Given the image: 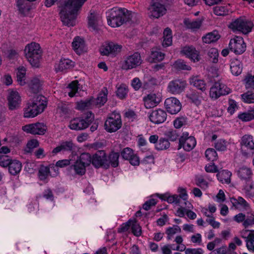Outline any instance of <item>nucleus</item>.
<instances>
[{
    "label": "nucleus",
    "instance_id": "obj_33",
    "mask_svg": "<svg viewBox=\"0 0 254 254\" xmlns=\"http://www.w3.org/2000/svg\"><path fill=\"white\" fill-rule=\"evenodd\" d=\"M231 173L227 170H223L222 171L217 172L216 176L218 180L222 183L229 184L230 182V177Z\"/></svg>",
    "mask_w": 254,
    "mask_h": 254
},
{
    "label": "nucleus",
    "instance_id": "obj_32",
    "mask_svg": "<svg viewBox=\"0 0 254 254\" xmlns=\"http://www.w3.org/2000/svg\"><path fill=\"white\" fill-rule=\"evenodd\" d=\"M220 38V35L217 32L213 31L210 32L203 36L202 38L204 43L206 44H210L217 41Z\"/></svg>",
    "mask_w": 254,
    "mask_h": 254
},
{
    "label": "nucleus",
    "instance_id": "obj_3",
    "mask_svg": "<svg viewBox=\"0 0 254 254\" xmlns=\"http://www.w3.org/2000/svg\"><path fill=\"white\" fill-rule=\"evenodd\" d=\"M24 52L25 57L30 64L34 67H39L42 55L40 45L36 43H31L26 46Z\"/></svg>",
    "mask_w": 254,
    "mask_h": 254
},
{
    "label": "nucleus",
    "instance_id": "obj_35",
    "mask_svg": "<svg viewBox=\"0 0 254 254\" xmlns=\"http://www.w3.org/2000/svg\"><path fill=\"white\" fill-rule=\"evenodd\" d=\"M164 40L162 43V45L164 47H168L170 46L172 43V31L169 28H166L163 32Z\"/></svg>",
    "mask_w": 254,
    "mask_h": 254
},
{
    "label": "nucleus",
    "instance_id": "obj_5",
    "mask_svg": "<svg viewBox=\"0 0 254 254\" xmlns=\"http://www.w3.org/2000/svg\"><path fill=\"white\" fill-rule=\"evenodd\" d=\"M253 27L254 24L251 21L242 17L232 21L229 26L233 31H238L245 35L249 33Z\"/></svg>",
    "mask_w": 254,
    "mask_h": 254
},
{
    "label": "nucleus",
    "instance_id": "obj_10",
    "mask_svg": "<svg viewBox=\"0 0 254 254\" xmlns=\"http://www.w3.org/2000/svg\"><path fill=\"white\" fill-rule=\"evenodd\" d=\"M229 47L236 54L241 55L246 51V44L242 37L236 36L230 40Z\"/></svg>",
    "mask_w": 254,
    "mask_h": 254
},
{
    "label": "nucleus",
    "instance_id": "obj_20",
    "mask_svg": "<svg viewBox=\"0 0 254 254\" xmlns=\"http://www.w3.org/2000/svg\"><path fill=\"white\" fill-rule=\"evenodd\" d=\"M230 202L235 209L240 211H247L250 208L249 203L241 196H238L237 198L231 197Z\"/></svg>",
    "mask_w": 254,
    "mask_h": 254
},
{
    "label": "nucleus",
    "instance_id": "obj_53",
    "mask_svg": "<svg viewBox=\"0 0 254 254\" xmlns=\"http://www.w3.org/2000/svg\"><path fill=\"white\" fill-rule=\"evenodd\" d=\"M215 14L218 16H225L228 14L229 10L225 6H216L213 8Z\"/></svg>",
    "mask_w": 254,
    "mask_h": 254
},
{
    "label": "nucleus",
    "instance_id": "obj_17",
    "mask_svg": "<svg viewBox=\"0 0 254 254\" xmlns=\"http://www.w3.org/2000/svg\"><path fill=\"white\" fill-rule=\"evenodd\" d=\"M181 54L186 56L193 62H198L200 59L199 53L193 46H185L181 49Z\"/></svg>",
    "mask_w": 254,
    "mask_h": 254
},
{
    "label": "nucleus",
    "instance_id": "obj_37",
    "mask_svg": "<svg viewBox=\"0 0 254 254\" xmlns=\"http://www.w3.org/2000/svg\"><path fill=\"white\" fill-rule=\"evenodd\" d=\"M164 53L156 50H152L150 56V59L151 62H158L162 61L164 58Z\"/></svg>",
    "mask_w": 254,
    "mask_h": 254
},
{
    "label": "nucleus",
    "instance_id": "obj_21",
    "mask_svg": "<svg viewBox=\"0 0 254 254\" xmlns=\"http://www.w3.org/2000/svg\"><path fill=\"white\" fill-rule=\"evenodd\" d=\"M121 48V46L111 42L103 45L100 48V51L101 55L107 56L110 54H114L119 52Z\"/></svg>",
    "mask_w": 254,
    "mask_h": 254
},
{
    "label": "nucleus",
    "instance_id": "obj_50",
    "mask_svg": "<svg viewBox=\"0 0 254 254\" xmlns=\"http://www.w3.org/2000/svg\"><path fill=\"white\" fill-rule=\"evenodd\" d=\"M78 160L86 166H88L92 163V156L88 153H84L80 155Z\"/></svg>",
    "mask_w": 254,
    "mask_h": 254
},
{
    "label": "nucleus",
    "instance_id": "obj_44",
    "mask_svg": "<svg viewBox=\"0 0 254 254\" xmlns=\"http://www.w3.org/2000/svg\"><path fill=\"white\" fill-rule=\"evenodd\" d=\"M29 87L32 92L34 93L38 92L41 89V83L39 79L33 78L29 84Z\"/></svg>",
    "mask_w": 254,
    "mask_h": 254
},
{
    "label": "nucleus",
    "instance_id": "obj_2",
    "mask_svg": "<svg viewBox=\"0 0 254 254\" xmlns=\"http://www.w3.org/2000/svg\"><path fill=\"white\" fill-rule=\"evenodd\" d=\"M130 15L129 11L126 8H112L107 16L108 23L112 27H119L130 19Z\"/></svg>",
    "mask_w": 254,
    "mask_h": 254
},
{
    "label": "nucleus",
    "instance_id": "obj_39",
    "mask_svg": "<svg viewBox=\"0 0 254 254\" xmlns=\"http://www.w3.org/2000/svg\"><path fill=\"white\" fill-rule=\"evenodd\" d=\"M119 153L112 152L107 159L109 162V166L111 165L113 167H117L119 165Z\"/></svg>",
    "mask_w": 254,
    "mask_h": 254
},
{
    "label": "nucleus",
    "instance_id": "obj_47",
    "mask_svg": "<svg viewBox=\"0 0 254 254\" xmlns=\"http://www.w3.org/2000/svg\"><path fill=\"white\" fill-rule=\"evenodd\" d=\"M78 82L77 80L71 82L68 86L69 91L68 95L70 97L75 96L78 90Z\"/></svg>",
    "mask_w": 254,
    "mask_h": 254
},
{
    "label": "nucleus",
    "instance_id": "obj_49",
    "mask_svg": "<svg viewBox=\"0 0 254 254\" xmlns=\"http://www.w3.org/2000/svg\"><path fill=\"white\" fill-rule=\"evenodd\" d=\"M95 105V99L92 98L85 101H81L78 104V109L80 110H84L85 109L92 108Z\"/></svg>",
    "mask_w": 254,
    "mask_h": 254
},
{
    "label": "nucleus",
    "instance_id": "obj_45",
    "mask_svg": "<svg viewBox=\"0 0 254 254\" xmlns=\"http://www.w3.org/2000/svg\"><path fill=\"white\" fill-rule=\"evenodd\" d=\"M170 143L167 139L160 138L156 144L155 147L158 150L167 149L170 147Z\"/></svg>",
    "mask_w": 254,
    "mask_h": 254
},
{
    "label": "nucleus",
    "instance_id": "obj_34",
    "mask_svg": "<svg viewBox=\"0 0 254 254\" xmlns=\"http://www.w3.org/2000/svg\"><path fill=\"white\" fill-rule=\"evenodd\" d=\"M244 190L246 195L249 197L254 196V182L252 180L246 181L244 186Z\"/></svg>",
    "mask_w": 254,
    "mask_h": 254
},
{
    "label": "nucleus",
    "instance_id": "obj_46",
    "mask_svg": "<svg viewBox=\"0 0 254 254\" xmlns=\"http://www.w3.org/2000/svg\"><path fill=\"white\" fill-rule=\"evenodd\" d=\"M185 23L188 28L195 30L200 28L202 24V21L200 19L186 20Z\"/></svg>",
    "mask_w": 254,
    "mask_h": 254
},
{
    "label": "nucleus",
    "instance_id": "obj_12",
    "mask_svg": "<svg viewBox=\"0 0 254 254\" xmlns=\"http://www.w3.org/2000/svg\"><path fill=\"white\" fill-rule=\"evenodd\" d=\"M187 85L185 80L176 79L171 81L168 85V90L173 94H179L183 92Z\"/></svg>",
    "mask_w": 254,
    "mask_h": 254
},
{
    "label": "nucleus",
    "instance_id": "obj_11",
    "mask_svg": "<svg viewBox=\"0 0 254 254\" xmlns=\"http://www.w3.org/2000/svg\"><path fill=\"white\" fill-rule=\"evenodd\" d=\"M196 145V140L192 136H189L188 132L183 133L182 136L179 139V146L183 147V148L189 151L192 149Z\"/></svg>",
    "mask_w": 254,
    "mask_h": 254
},
{
    "label": "nucleus",
    "instance_id": "obj_9",
    "mask_svg": "<svg viewBox=\"0 0 254 254\" xmlns=\"http://www.w3.org/2000/svg\"><path fill=\"white\" fill-rule=\"evenodd\" d=\"M141 63L142 60L140 54L136 52L126 58L122 64V68L128 70L135 68L140 65Z\"/></svg>",
    "mask_w": 254,
    "mask_h": 254
},
{
    "label": "nucleus",
    "instance_id": "obj_43",
    "mask_svg": "<svg viewBox=\"0 0 254 254\" xmlns=\"http://www.w3.org/2000/svg\"><path fill=\"white\" fill-rule=\"evenodd\" d=\"M218 51L215 48H211L207 52V59L213 63H217L218 62Z\"/></svg>",
    "mask_w": 254,
    "mask_h": 254
},
{
    "label": "nucleus",
    "instance_id": "obj_63",
    "mask_svg": "<svg viewBox=\"0 0 254 254\" xmlns=\"http://www.w3.org/2000/svg\"><path fill=\"white\" fill-rule=\"evenodd\" d=\"M254 225V215L253 214H248L246 215V218L243 223V225L247 228L250 226Z\"/></svg>",
    "mask_w": 254,
    "mask_h": 254
},
{
    "label": "nucleus",
    "instance_id": "obj_38",
    "mask_svg": "<svg viewBox=\"0 0 254 254\" xmlns=\"http://www.w3.org/2000/svg\"><path fill=\"white\" fill-rule=\"evenodd\" d=\"M73 62L69 59H62L58 64V69L60 71L69 69L73 66Z\"/></svg>",
    "mask_w": 254,
    "mask_h": 254
},
{
    "label": "nucleus",
    "instance_id": "obj_62",
    "mask_svg": "<svg viewBox=\"0 0 254 254\" xmlns=\"http://www.w3.org/2000/svg\"><path fill=\"white\" fill-rule=\"evenodd\" d=\"M174 67L177 69L183 70H190V67L187 65L185 63L181 60H178L174 64Z\"/></svg>",
    "mask_w": 254,
    "mask_h": 254
},
{
    "label": "nucleus",
    "instance_id": "obj_29",
    "mask_svg": "<svg viewBox=\"0 0 254 254\" xmlns=\"http://www.w3.org/2000/svg\"><path fill=\"white\" fill-rule=\"evenodd\" d=\"M230 68L232 74L237 76L242 71V64L238 59H234L231 63Z\"/></svg>",
    "mask_w": 254,
    "mask_h": 254
},
{
    "label": "nucleus",
    "instance_id": "obj_54",
    "mask_svg": "<svg viewBox=\"0 0 254 254\" xmlns=\"http://www.w3.org/2000/svg\"><path fill=\"white\" fill-rule=\"evenodd\" d=\"M165 135L170 141H174L178 138L179 134L176 129H170L165 132Z\"/></svg>",
    "mask_w": 254,
    "mask_h": 254
},
{
    "label": "nucleus",
    "instance_id": "obj_36",
    "mask_svg": "<svg viewBox=\"0 0 254 254\" xmlns=\"http://www.w3.org/2000/svg\"><path fill=\"white\" fill-rule=\"evenodd\" d=\"M85 167L86 166L80 162L79 160H77L74 165L70 166L71 169H73L75 173L79 175H83L85 173Z\"/></svg>",
    "mask_w": 254,
    "mask_h": 254
},
{
    "label": "nucleus",
    "instance_id": "obj_41",
    "mask_svg": "<svg viewBox=\"0 0 254 254\" xmlns=\"http://www.w3.org/2000/svg\"><path fill=\"white\" fill-rule=\"evenodd\" d=\"M107 89L104 88L99 94L97 98L95 100V105H99L100 106L103 105L107 101Z\"/></svg>",
    "mask_w": 254,
    "mask_h": 254
},
{
    "label": "nucleus",
    "instance_id": "obj_56",
    "mask_svg": "<svg viewBox=\"0 0 254 254\" xmlns=\"http://www.w3.org/2000/svg\"><path fill=\"white\" fill-rule=\"evenodd\" d=\"M243 101L247 103H254V93L249 91L241 95Z\"/></svg>",
    "mask_w": 254,
    "mask_h": 254
},
{
    "label": "nucleus",
    "instance_id": "obj_4",
    "mask_svg": "<svg viewBox=\"0 0 254 254\" xmlns=\"http://www.w3.org/2000/svg\"><path fill=\"white\" fill-rule=\"evenodd\" d=\"M94 119V115L91 112L87 113L85 116L75 118L70 121L69 127L70 129L76 130L86 128Z\"/></svg>",
    "mask_w": 254,
    "mask_h": 254
},
{
    "label": "nucleus",
    "instance_id": "obj_7",
    "mask_svg": "<svg viewBox=\"0 0 254 254\" xmlns=\"http://www.w3.org/2000/svg\"><path fill=\"white\" fill-rule=\"evenodd\" d=\"M148 10L149 16L155 18H159L167 12L166 7L160 0H152Z\"/></svg>",
    "mask_w": 254,
    "mask_h": 254
},
{
    "label": "nucleus",
    "instance_id": "obj_18",
    "mask_svg": "<svg viewBox=\"0 0 254 254\" xmlns=\"http://www.w3.org/2000/svg\"><path fill=\"white\" fill-rule=\"evenodd\" d=\"M9 108L14 110L20 106L21 103L20 96L16 91H9L7 96Z\"/></svg>",
    "mask_w": 254,
    "mask_h": 254
},
{
    "label": "nucleus",
    "instance_id": "obj_27",
    "mask_svg": "<svg viewBox=\"0 0 254 254\" xmlns=\"http://www.w3.org/2000/svg\"><path fill=\"white\" fill-rule=\"evenodd\" d=\"M72 47L78 55H80L85 50V45L83 39L76 37L72 42Z\"/></svg>",
    "mask_w": 254,
    "mask_h": 254
},
{
    "label": "nucleus",
    "instance_id": "obj_14",
    "mask_svg": "<svg viewBox=\"0 0 254 254\" xmlns=\"http://www.w3.org/2000/svg\"><path fill=\"white\" fill-rule=\"evenodd\" d=\"M92 164L96 168L101 166L107 168L109 162L105 152L103 150L97 151L92 156Z\"/></svg>",
    "mask_w": 254,
    "mask_h": 254
},
{
    "label": "nucleus",
    "instance_id": "obj_1",
    "mask_svg": "<svg viewBox=\"0 0 254 254\" xmlns=\"http://www.w3.org/2000/svg\"><path fill=\"white\" fill-rule=\"evenodd\" d=\"M87 0H64L60 3L61 18L63 24L68 26L75 25L78 11Z\"/></svg>",
    "mask_w": 254,
    "mask_h": 254
},
{
    "label": "nucleus",
    "instance_id": "obj_31",
    "mask_svg": "<svg viewBox=\"0 0 254 254\" xmlns=\"http://www.w3.org/2000/svg\"><path fill=\"white\" fill-rule=\"evenodd\" d=\"M37 107V106L35 107L31 104H29L27 108L24 110V117L25 118H33L42 113L39 111Z\"/></svg>",
    "mask_w": 254,
    "mask_h": 254
},
{
    "label": "nucleus",
    "instance_id": "obj_61",
    "mask_svg": "<svg viewBox=\"0 0 254 254\" xmlns=\"http://www.w3.org/2000/svg\"><path fill=\"white\" fill-rule=\"evenodd\" d=\"M131 230L132 233L137 237L141 235V228L140 225L136 221H132L131 224Z\"/></svg>",
    "mask_w": 254,
    "mask_h": 254
},
{
    "label": "nucleus",
    "instance_id": "obj_52",
    "mask_svg": "<svg viewBox=\"0 0 254 254\" xmlns=\"http://www.w3.org/2000/svg\"><path fill=\"white\" fill-rule=\"evenodd\" d=\"M50 174V169L47 166H41L39 170V177L41 180H45Z\"/></svg>",
    "mask_w": 254,
    "mask_h": 254
},
{
    "label": "nucleus",
    "instance_id": "obj_28",
    "mask_svg": "<svg viewBox=\"0 0 254 254\" xmlns=\"http://www.w3.org/2000/svg\"><path fill=\"white\" fill-rule=\"evenodd\" d=\"M239 177L246 181L252 180L253 175L251 169L246 167H242L239 169L238 171Z\"/></svg>",
    "mask_w": 254,
    "mask_h": 254
},
{
    "label": "nucleus",
    "instance_id": "obj_15",
    "mask_svg": "<svg viewBox=\"0 0 254 254\" xmlns=\"http://www.w3.org/2000/svg\"><path fill=\"white\" fill-rule=\"evenodd\" d=\"M23 130L33 134H44L47 127L43 123H36L25 125L22 127Z\"/></svg>",
    "mask_w": 254,
    "mask_h": 254
},
{
    "label": "nucleus",
    "instance_id": "obj_23",
    "mask_svg": "<svg viewBox=\"0 0 254 254\" xmlns=\"http://www.w3.org/2000/svg\"><path fill=\"white\" fill-rule=\"evenodd\" d=\"M144 104L146 108L149 109L156 106L161 101V98L155 94L151 93L144 97Z\"/></svg>",
    "mask_w": 254,
    "mask_h": 254
},
{
    "label": "nucleus",
    "instance_id": "obj_64",
    "mask_svg": "<svg viewBox=\"0 0 254 254\" xmlns=\"http://www.w3.org/2000/svg\"><path fill=\"white\" fill-rule=\"evenodd\" d=\"M214 146L218 151H224L227 148V142L223 139H219L215 142Z\"/></svg>",
    "mask_w": 254,
    "mask_h": 254
},
{
    "label": "nucleus",
    "instance_id": "obj_55",
    "mask_svg": "<svg viewBox=\"0 0 254 254\" xmlns=\"http://www.w3.org/2000/svg\"><path fill=\"white\" fill-rule=\"evenodd\" d=\"M244 81L246 88L247 89L254 90V75L247 76L244 79Z\"/></svg>",
    "mask_w": 254,
    "mask_h": 254
},
{
    "label": "nucleus",
    "instance_id": "obj_30",
    "mask_svg": "<svg viewBox=\"0 0 254 254\" xmlns=\"http://www.w3.org/2000/svg\"><path fill=\"white\" fill-rule=\"evenodd\" d=\"M22 168V164L17 160H13L8 166V171L10 174L12 175H16L18 174Z\"/></svg>",
    "mask_w": 254,
    "mask_h": 254
},
{
    "label": "nucleus",
    "instance_id": "obj_57",
    "mask_svg": "<svg viewBox=\"0 0 254 254\" xmlns=\"http://www.w3.org/2000/svg\"><path fill=\"white\" fill-rule=\"evenodd\" d=\"M12 161L13 160L11 159L7 155H0V166L2 167H8Z\"/></svg>",
    "mask_w": 254,
    "mask_h": 254
},
{
    "label": "nucleus",
    "instance_id": "obj_13",
    "mask_svg": "<svg viewBox=\"0 0 254 254\" xmlns=\"http://www.w3.org/2000/svg\"><path fill=\"white\" fill-rule=\"evenodd\" d=\"M164 104L167 112L172 115L177 114L182 108L181 103L175 97H170L166 99Z\"/></svg>",
    "mask_w": 254,
    "mask_h": 254
},
{
    "label": "nucleus",
    "instance_id": "obj_22",
    "mask_svg": "<svg viewBox=\"0 0 254 254\" xmlns=\"http://www.w3.org/2000/svg\"><path fill=\"white\" fill-rule=\"evenodd\" d=\"M102 25V20L99 15L91 13L88 17V26L92 30L97 31Z\"/></svg>",
    "mask_w": 254,
    "mask_h": 254
},
{
    "label": "nucleus",
    "instance_id": "obj_42",
    "mask_svg": "<svg viewBox=\"0 0 254 254\" xmlns=\"http://www.w3.org/2000/svg\"><path fill=\"white\" fill-rule=\"evenodd\" d=\"M238 118L243 122H249L254 119V109L240 114Z\"/></svg>",
    "mask_w": 254,
    "mask_h": 254
},
{
    "label": "nucleus",
    "instance_id": "obj_59",
    "mask_svg": "<svg viewBox=\"0 0 254 254\" xmlns=\"http://www.w3.org/2000/svg\"><path fill=\"white\" fill-rule=\"evenodd\" d=\"M187 97L196 105L198 106L200 104L201 100L198 94L196 92H192L188 95Z\"/></svg>",
    "mask_w": 254,
    "mask_h": 254
},
{
    "label": "nucleus",
    "instance_id": "obj_60",
    "mask_svg": "<svg viewBox=\"0 0 254 254\" xmlns=\"http://www.w3.org/2000/svg\"><path fill=\"white\" fill-rule=\"evenodd\" d=\"M160 198L162 199L165 200L166 199L167 201L170 203H176L177 204L179 203L180 201V199L178 195H174L172 196H166L164 195H161Z\"/></svg>",
    "mask_w": 254,
    "mask_h": 254
},
{
    "label": "nucleus",
    "instance_id": "obj_24",
    "mask_svg": "<svg viewBox=\"0 0 254 254\" xmlns=\"http://www.w3.org/2000/svg\"><path fill=\"white\" fill-rule=\"evenodd\" d=\"M46 98L41 95H37L34 97L31 104L37 106L40 112H42L47 106Z\"/></svg>",
    "mask_w": 254,
    "mask_h": 254
},
{
    "label": "nucleus",
    "instance_id": "obj_51",
    "mask_svg": "<svg viewBox=\"0 0 254 254\" xmlns=\"http://www.w3.org/2000/svg\"><path fill=\"white\" fill-rule=\"evenodd\" d=\"M205 157L208 160L214 161L217 159V154L213 148H208L205 151Z\"/></svg>",
    "mask_w": 254,
    "mask_h": 254
},
{
    "label": "nucleus",
    "instance_id": "obj_6",
    "mask_svg": "<svg viewBox=\"0 0 254 254\" xmlns=\"http://www.w3.org/2000/svg\"><path fill=\"white\" fill-rule=\"evenodd\" d=\"M122 125L121 117L120 114L113 113L106 120L104 127L109 132H114L119 129Z\"/></svg>",
    "mask_w": 254,
    "mask_h": 254
},
{
    "label": "nucleus",
    "instance_id": "obj_19",
    "mask_svg": "<svg viewBox=\"0 0 254 254\" xmlns=\"http://www.w3.org/2000/svg\"><path fill=\"white\" fill-rule=\"evenodd\" d=\"M150 121L155 124H159L166 121L167 114L165 111L162 109H158L153 111L149 116Z\"/></svg>",
    "mask_w": 254,
    "mask_h": 254
},
{
    "label": "nucleus",
    "instance_id": "obj_40",
    "mask_svg": "<svg viewBox=\"0 0 254 254\" xmlns=\"http://www.w3.org/2000/svg\"><path fill=\"white\" fill-rule=\"evenodd\" d=\"M241 144L250 149H254V142L253 137L250 135H245L242 138Z\"/></svg>",
    "mask_w": 254,
    "mask_h": 254
},
{
    "label": "nucleus",
    "instance_id": "obj_16",
    "mask_svg": "<svg viewBox=\"0 0 254 254\" xmlns=\"http://www.w3.org/2000/svg\"><path fill=\"white\" fill-rule=\"evenodd\" d=\"M122 158L129 161V163L132 166H138L139 159L135 154L133 150L129 147L125 148L121 152Z\"/></svg>",
    "mask_w": 254,
    "mask_h": 254
},
{
    "label": "nucleus",
    "instance_id": "obj_58",
    "mask_svg": "<svg viewBox=\"0 0 254 254\" xmlns=\"http://www.w3.org/2000/svg\"><path fill=\"white\" fill-rule=\"evenodd\" d=\"M25 69H23V68L19 69L16 73L17 81L21 85H23L25 83Z\"/></svg>",
    "mask_w": 254,
    "mask_h": 254
},
{
    "label": "nucleus",
    "instance_id": "obj_25",
    "mask_svg": "<svg viewBox=\"0 0 254 254\" xmlns=\"http://www.w3.org/2000/svg\"><path fill=\"white\" fill-rule=\"evenodd\" d=\"M75 145L71 141L62 142L61 144L55 148L52 151L54 154H57L61 151H72L74 149Z\"/></svg>",
    "mask_w": 254,
    "mask_h": 254
},
{
    "label": "nucleus",
    "instance_id": "obj_48",
    "mask_svg": "<svg viewBox=\"0 0 254 254\" xmlns=\"http://www.w3.org/2000/svg\"><path fill=\"white\" fill-rule=\"evenodd\" d=\"M28 4V2L24 0H17V5L19 10L23 14L28 12L30 9V7Z\"/></svg>",
    "mask_w": 254,
    "mask_h": 254
},
{
    "label": "nucleus",
    "instance_id": "obj_8",
    "mask_svg": "<svg viewBox=\"0 0 254 254\" xmlns=\"http://www.w3.org/2000/svg\"><path fill=\"white\" fill-rule=\"evenodd\" d=\"M230 92V88L219 80L215 82L213 85L211 87L209 95L211 98L216 99L220 96L227 95Z\"/></svg>",
    "mask_w": 254,
    "mask_h": 254
},
{
    "label": "nucleus",
    "instance_id": "obj_26",
    "mask_svg": "<svg viewBox=\"0 0 254 254\" xmlns=\"http://www.w3.org/2000/svg\"><path fill=\"white\" fill-rule=\"evenodd\" d=\"M190 85L195 87L198 89L204 91L206 89V84L205 81L198 76H192L190 78Z\"/></svg>",
    "mask_w": 254,
    "mask_h": 254
}]
</instances>
